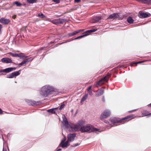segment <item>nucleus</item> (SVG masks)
<instances>
[{"label":"nucleus","mask_w":151,"mask_h":151,"mask_svg":"<svg viewBox=\"0 0 151 151\" xmlns=\"http://www.w3.org/2000/svg\"><path fill=\"white\" fill-rule=\"evenodd\" d=\"M136 116L134 115H131L120 119L118 118L114 117L110 119L111 122L113 123H121L124 124L126 122L135 118Z\"/></svg>","instance_id":"f257e3e1"},{"label":"nucleus","mask_w":151,"mask_h":151,"mask_svg":"<svg viewBox=\"0 0 151 151\" xmlns=\"http://www.w3.org/2000/svg\"><path fill=\"white\" fill-rule=\"evenodd\" d=\"M54 91L53 88L49 86H45L42 87L40 90V94L45 97L52 93Z\"/></svg>","instance_id":"f03ea898"},{"label":"nucleus","mask_w":151,"mask_h":151,"mask_svg":"<svg viewBox=\"0 0 151 151\" xmlns=\"http://www.w3.org/2000/svg\"><path fill=\"white\" fill-rule=\"evenodd\" d=\"M82 132H91L94 131H97V129L90 124H87L81 127L80 130Z\"/></svg>","instance_id":"7ed1b4c3"},{"label":"nucleus","mask_w":151,"mask_h":151,"mask_svg":"<svg viewBox=\"0 0 151 151\" xmlns=\"http://www.w3.org/2000/svg\"><path fill=\"white\" fill-rule=\"evenodd\" d=\"M85 123V121L83 120L78 121L76 125L72 124L70 125V128L73 131H77L80 130V127H82Z\"/></svg>","instance_id":"20e7f679"},{"label":"nucleus","mask_w":151,"mask_h":151,"mask_svg":"<svg viewBox=\"0 0 151 151\" xmlns=\"http://www.w3.org/2000/svg\"><path fill=\"white\" fill-rule=\"evenodd\" d=\"M110 115L111 112L108 109H106L101 113L100 119L101 120L104 119L109 116Z\"/></svg>","instance_id":"39448f33"},{"label":"nucleus","mask_w":151,"mask_h":151,"mask_svg":"<svg viewBox=\"0 0 151 151\" xmlns=\"http://www.w3.org/2000/svg\"><path fill=\"white\" fill-rule=\"evenodd\" d=\"M9 54L12 56L15 57H19L20 59H25L28 57L27 56H25L24 54H17V53H13L11 52H9Z\"/></svg>","instance_id":"423d86ee"},{"label":"nucleus","mask_w":151,"mask_h":151,"mask_svg":"<svg viewBox=\"0 0 151 151\" xmlns=\"http://www.w3.org/2000/svg\"><path fill=\"white\" fill-rule=\"evenodd\" d=\"M96 29H93V30H88L86 32L83 33L82 35L78 36L74 40H77L80 38H82L88 35V33L95 32Z\"/></svg>","instance_id":"0eeeda50"},{"label":"nucleus","mask_w":151,"mask_h":151,"mask_svg":"<svg viewBox=\"0 0 151 151\" xmlns=\"http://www.w3.org/2000/svg\"><path fill=\"white\" fill-rule=\"evenodd\" d=\"M20 70L17 71H16L12 73L7 75V77L8 78H13L16 77L20 74Z\"/></svg>","instance_id":"6e6552de"},{"label":"nucleus","mask_w":151,"mask_h":151,"mask_svg":"<svg viewBox=\"0 0 151 151\" xmlns=\"http://www.w3.org/2000/svg\"><path fill=\"white\" fill-rule=\"evenodd\" d=\"M16 69L15 67H10L6 68L4 69H2L0 70V73H8L11 72Z\"/></svg>","instance_id":"1a4fd4ad"},{"label":"nucleus","mask_w":151,"mask_h":151,"mask_svg":"<svg viewBox=\"0 0 151 151\" xmlns=\"http://www.w3.org/2000/svg\"><path fill=\"white\" fill-rule=\"evenodd\" d=\"M139 16L141 18H145L149 17L150 16V14L149 13L143 12H139Z\"/></svg>","instance_id":"9d476101"},{"label":"nucleus","mask_w":151,"mask_h":151,"mask_svg":"<svg viewBox=\"0 0 151 151\" xmlns=\"http://www.w3.org/2000/svg\"><path fill=\"white\" fill-rule=\"evenodd\" d=\"M76 137V134L75 133L70 134L67 136L68 140L69 142L73 141Z\"/></svg>","instance_id":"9b49d317"},{"label":"nucleus","mask_w":151,"mask_h":151,"mask_svg":"<svg viewBox=\"0 0 151 151\" xmlns=\"http://www.w3.org/2000/svg\"><path fill=\"white\" fill-rule=\"evenodd\" d=\"M66 138L65 137L64 140H62L60 144L59 145L61 146L63 148L67 147L68 145L69 141L68 140L65 142V141L66 140Z\"/></svg>","instance_id":"f8f14e48"},{"label":"nucleus","mask_w":151,"mask_h":151,"mask_svg":"<svg viewBox=\"0 0 151 151\" xmlns=\"http://www.w3.org/2000/svg\"><path fill=\"white\" fill-rule=\"evenodd\" d=\"M119 18H120L119 14L117 13H114L110 15L108 18L115 19Z\"/></svg>","instance_id":"ddd939ff"},{"label":"nucleus","mask_w":151,"mask_h":151,"mask_svg":"<svg viewBox=\"0 0 151 151\" xmlns=\"http://www.w3.org/2000/svg\"><path fill=\"white\" fill-rule=\"evenodd\" d=\"M2 62L5 63H12V59L8 58H2L1 60Z\"/></svg>","instance_id":"4468645a"},{"label":"nucleus","mask_w":151,"mask_h":151,"mask_svg":"<svg viewBox=\"0 0 151 151\" xmlns=\"http://www.w3.org/2000/svg\"><path fill=\"white\" fill-rule=\"evenodd\" d=\"M83 29H80L77 30H76L74 31V32H72L68 34V35L69 37H70L75 35H76L77 34L81 32L82 31H83Z\"/></svg>","instance_id":"2eb2a0df"},{"label":"nucleus","mask_w":151,"mask_h":151,"mask_svg":"<svg viewBox=\"0 0 151 151\" xmlns=\"http://www.w3.org/2000/svg\"><path fill=\"white\" fill-rule=\"evenodd\" d=\"M0 22L1 23L5 24H8L10 22V21L9 19L4 18H1L0 19Z\"/></svg>","instance_id":"dca6fc26"},{"label":"nucleus","mask_w":151,"mask_h":151,"mask_svg":"<svg viewBox=\"0 0 151 151\" xmlns=\"http://www.w3.org/2000/svg\"><path fill=\"white\" fill-rule=\"evenodd\" d=\"M104 92V90L102 89H100L97 91L96 93L95 94V96L96 97L100 96L103 94Z\"/></svg>","instance_id":"f3484780"},{"label":"nucleus","mask_w":151,"mask_h":151,"mask_svg":"<svg viewBox=\"0 0 151 151\" xmlns=\"http://www.w3.org/2000/svg\"><path fill=\"white\" fill-rule=\"evenodd\" d=\"M142 116H145L151 115V113L146 110H143L142 111Z\"/></svg>","instance_id":"a211bd4d"},{"label":"nucleus","mask_w":151,"mask_h":151,"mask_svg":"<svg viewBox=\"0 0 151 151\" xmlns=\"http://www.w3.org/2000/svg\"><path fill=\"white\" fill-rule=\"evenodd\" d=\"M29 104L30 105L35 106L39 104V102L37 101H35L32 100L29 101Z\"/></svg>","instance_id":"6ab92c4d"},{"label":"nucleus","mask_w":151,"mask_h":151,"mask_svg":"<svg viewBox=\"0 0 151 151\" xmlns=\"http://www.w3.org/2000/svg\"><path fill=\"white\" fill-rule=\"evenodd\" d=\"M104 81L102 78L101 79L96 83L95 86L96 87H98L99 86H101L104 83Z\"/></svg>","instance_id":"aec40b11"},{"label":"nucleus","mask_w":151,"mask_h":151,"mask_svg":"<svg viewBox=\"0 0 151 151\" xmlns=\"http://www.w3.org/2000/svg\"><path fill=\"white\" fill-rule=\"evenodd\" d=\"M111 74L109 73H108L106 76L102 78L103 80L104 81H107L111 76Z\"/></svg>","instance_id":"412c9836"},{"label":"nucleus","mask_w":151,"mask_h":151,"mask_svg":"<svg viewBox=\"0 0 151 151\" xmlns=\"http://www.w3.org/2000/svg\"><path fill=\"white\" fill-rule=\"evenodd\" d=\"M56 20L58 24H62L65 21V19H63L59 18L56 19Z\"/></svg>","instance_id":"4be33fe9"},{"label":"nucleus","mask_w":151,"mask_h":151,"mask_svg":"<svg viewBox=\"0 0 151 151\" xmlns=\"http://www.w3.org/2000/svg\"><path fill=\"white\" fill-rule=\"evenodd\" d=\"M101 19V17L100 16H97L94 17L93 18V22L94 23H96L99 22L100 20Z\"/></svg>","instance_id":"5701e85b"},{"label":"nucleus","mask_w":151,"mask_h":151,"mask_svg":"<svg viewBox=\"0 0 151 151\" xmlns=\"http://www.w3.org/2000/svg\"><path fill=\"white\" fill-rule=\"evenodd\" d=\"M142 3L151 4V0H142Z\"/></svg>","instance_id":"b1692460"},{"label":"nucleus","mask_w":151,"mask_h":151,"mask_svg":"<svg viewBox=\"0 0 151 151\" xmlns=\"http://www.w3.org/2000/svg\"><path fill=\"white\" fill-rule=\"evenodd\" d=\"M88 94H85L81 100V102H82L88 98Z\"/></svg>","instance_id":"393cba45"},{"label":"nucleus","mask_w":151,"mask_h":151,"mask_svg":"<svg viewBox=\"0 0 151 151\" xmlns=\"http://www.w3.org/2000/svg\"><path fill=\"white\" fill-rule=\"evenodd\" d=\"M127 21L128 23L132 24V23L134 22V20L131 17H129L127 19Z\"/></svg>","instance_id":"a878e982"},{"label":"nucleus","mask_w":151,"mask_h":151,"mask_svg":"<svg viewBox=\"0 0 151 151\" xmlns=\"http://www.w3.org/2000/svg\"><path fill=\"white\" fill-rule=\"evenodd\" d=\"M57 108H55L53 109H48L47 110V112L50 113L52 114H55V111H54L55 109H57Z\"/></svg>","instance_id":"bb28decb"},{"label":"nucleus","mask_w":151,"mask_h":151,"mask_svg":"<svg viewBox=\"0 0 151 151\" xmlns=\"http://www.w3.org/2000/svg\"><path fill=\"white\" fill-rule=\"evenodd\" d=\"M144 62V61H139V62H133L131 63H130V65L131 66H132L134 64H136L137 65V64L141 63Z\"/></svg>","instance_id":"cd10ccee"},{"label":"nucleus","mask_w":151,"mask_h":151,"mask_svg":"<svg viewBox=\"0 0 151 151\" xmlns=\"http://www.w3.org/2000/svg\"><path fill=\"white\" fill-rule=\"evenodd\" d=\"M33 59L32 57H31L27 58H26L25 60L26 63L32 61Z\"/></svg>","instance_id":"c85d7f7f"},{"label":"nucleus","mask_w":151,"mask_h":151,"mask_svg":"<svg viewBox=\"0 0 151 151\" xmlns=\"http://www.w3.org/2000/svg\"><path fill=\"white\" fill-rule=\"evenodd\" d=\"M37 16L41 18H43L45 17V15L42 13H39Z\"/></svg>","instance_id":"c756f323"},{"label":"nucleus","mask_w":151,"mask_h":151,"mask_svg":"<svg viewBox=\"0 0 151 151\" xmlns=\"http://www.w3.org/2000/svg\"><path fill=\"white\" fill-rule=\"evenodd\" d=\"M37 0H27V2L29 3L32 4L36 2Z\"/></svg>","instance_id":"7c9ffc66"},{"label":"nucleus","mask_w":151,"mask_h":151,"mask_svg":"<svg viewBox=\"0 0 151 151\" xmlns=\"http://www.w3.org/2000/svg\"><path fill=\"white\" fill-rule=\"evenodd\" d=\"M14 4L16 5L17 6H22V4L19 2L16 1L14 3Z\"/></svg>","instance_id":"2f4dec72"},{"label":"nucleus","mask_w":151,"mask_h":151,"mask_svg":"<svg viewBox=\"0 0 151 151\" xmlns=\"http://www.w3.org/2000/svg\"><path fill=\"white\" fill-rule=\"evenodd\" d=\"M63 123L66 126L68 125V122L66 118H65V119H63Z\"/></svg>","instance_id":"473e14b6"},{"label":"nucleus","mask_w":151,"mask_h":151,"mask_svg":"<svg viewBox=\"0 0 151 151\" xmlns=\"http://www.w3.org/2000/svg\"><path fill=\"white\" fill-rule=\"evenodd\" d=\"M65 106V104H64V103H62L61 104V105L60 106L59 108V109L60 110H61L63 109L64 108Z\"/></svg>","instance_id":"72a5a7b5"},{"label":"nucleus","mask_w":151,"mask_h":151,"mask_svg":"<svg viewBox=\"0 0 151 151\" xmlns=\"http://www.w3.org/2000/svg\"><path fill=\"white\" fill-rule=\"evenodd\" d=\"M50 22L54 24H58L56 19H55L52 20H50Z\"/></svg>","instance_id":"f704fd0d"},{"label":"nucleus","mask_w":151,"mask_h":151,"mask_svg":"<svg viewBox=\"0 0 151 151\" xmlns=\"http://www.w3.org/2000/svg\"><path fill=\"white\" fill-rule=\"evenodd\" d=\"M26 62L25 61V60H24L19 64V65L22 66V65H23L26 64Z\"/></svg>","instance_id":"c9c22d12"},{"label":"nucleus","mask_w":151,"mask_h":151,"mask_svg":"<svg viewBox=\"0 0 151 151\" xmlns=\"http://www.w3.org/2000/svg\"><path fill=\"white\" fill-rule=\"evenodd\" d=\"M88 93H89V94L91 96H92L93 93L92 92V91L91 90V91H88Z\"/></svg>","instance_id":"e433bc0d"},{"label":"nucleus","mask_w":151,"mask_h":151,"mask_svg":"<svg viewBox=\"0 0 151 151\" xmlns=\"http://www.w3.org/2000/svg\"><path fill=\"white\" fill-rule=\"evenodd\" d=\"M87 90L88 91L92 90V86L89 87L87 89Z\"/></svg>","instance_id":"4c0bfd02"},{"label":"nucleus","mask_w":151,"mask_h":151,"mask_svg":"<svg viewBox=\"0 0 151 151\" xmlns=\"http://www.w3.org/2000/svg\"><path fill=\"white\" fill-rule=\"evenodd\" d=\"M136 111V109H134L131 111H129V113H131L135 111Z\"/></svg>","instance_id":"58836bf2"},{"label":"nucleus","mask_w":151,"mask_h":151,"mask_svg":"<svg viewBox=\"0 0 151 151\" xmlns=\"http://www.w3.org/2000/svg\"><path fill=\"white\" fill-rule=\"evenodd\" d=\"M80 145V144L78 143H77L76 144H74L73 145V146L74 147H76L78 145Z\"/></svg>","instance_id":"ea45409f"},{"label":"nucleus","mask_w":151,"mask_h":151,"mask_svg":"<svg viewBox=\"0 0 151 151\" xmlns=\"http://www.w3.org/2000/svg\"><path fill=\"white\" fill-rule=\"evenodd\" d=\"M73 40V39H71L69 40H66V41L65 42H70V41H72V40ZM64 43H65V42H64ZM64 43V42L63 43Z\"/></svg>","instance_id":"a19ab883"},{"label":"nucleus","mask_w":151,"mask_h":151,"mask_svg":"<svg viewBox=\"0 0 151 151\" xmlns=\"http://www.w3.org/2000/svg\"><path fill=\"white\" fill-rule=\"evenodd\" d=\"M52 1L57 3H59L60 2L59 0H52Z\"/></svg>","instance_id":"79ce46f5"},{"label":"nucleus","mask_w":151,"mask_h":151,"mask_svg":"<svg viewBox=\"0 0 151 151\" xmlns=\"http://www.w3.org/2000/svg\"><path fill=\"white\" fill-rule=\"evenodd\" d=\"M3 151H7L6 147H4L3 148Z\"/></svg>","instance_id":"37998d69"},{"label":"nucleus","mask_w":151,"mask_h":151,"mask_svg":"<svg viewBox=\"0 0 151 151\" xmlns=\"http://www.w3.org/2000/svg\"><path fill=\"white\" fill-rule=\"evenodd\" d=\"M81 0H75V2L76 3L79 2Z\"/></svg>","instance_id":"c03bdc74"},{"label":"nucleus","mask_w":151,"mask_h":151,"mask_svg":"<svg viewBox=\"0 0 151 151\" xmlns=\"http://www.w3.org/2000/svg\"><path fill=\"white\" fill-rule=\"evenodd\" d=\"M3 114V111L0 108V114Z\"/></svg>","instance_id":"a18cd8bd"},{"label":"nucleus","mask_w":151,"mask_h":151,"mask_svg":"<svg viewBox=\"0 0 151 151\" xmlns=\"http://www.w3.org/2000/svg\"><path fill=\"white\" fill-rule=\"evenodd\" d=\"M104 123H106V124H108L109 123V122L107 121L106 120H104Z\"/></svg>","instance_id":"49530a36"},{"label":"nucleus","mask_w":151,"mask_h":151,"mask_svg":"<svg viewBox=\"0 0 151 151\" xmlns=\"http://www.w3.org/2000/svg\"><path fill=\"white\" fill-rule=\"evenodd\" d=\"M16 15H14V16H12V18H13V19H14L16 18Z\"/></svg>","instance_id":"de8ad7c7"},{"label":"nucleus","mask_w":151,"mask_h":151,"mask_svg":"<svg viewBox=\"0 0 151 151\" xmlns=\"http://www.w3.org/2000/svg\"><path fill=\"white\" fill-rule=\"evenodd\" d=\"M137 1L142 3V0H136Z\"/></svg>","instance_id":"09e8293b"},{"label":"nucleus","mask_w":151,"mask_h":151,"mask_svg":"<svg viewBox=\"0 0 151 151\" xmlns=\"http://www.w3.org/2000/svg\"><path fill=\"white\" fill-rule=\"evenodd\" d=\"M61 150V149H58V150H57L56 151H60Z\"/></svg>","instance_id":"8fccbe9b"},{"label":"nucleus","mask_w":151,"mask_h":151,"mask_svg":"<svg viewBox=\"0 0 151 151\" xmlns=\"http://www.w3.org/2000/svg\"><path fill=\"white\" fill-rule=\"evenodd\" d=\"M148 106L150 107H151V103L148 105Z\"/></svg>","instance_id":"3c124183"},{"label":"nucleus","mask_w":151,"mask_h":151,"mask_svg":"<svg viewBox=\"0 0 151 151\" xmlns=\"http://www.w3.org/2000/svg\"><path fill=\"white\" fill-rule=\"evenodd\" d=\"M43 47L40 48V50H42L43 49Z\"/></svg>","instance_id":"603ef678"},{"label":"nucleus","mask_w":151,"mask_h":151,"mask_svg":"<svg viewBox=\"0 0 151 151\" xmlns=\"http://www.w3.org/2000/svg\"><path fill=\"white\" fill-rule=\"evenodd\" d=\"M5 74L3 73H1V74H0V75H4Z\"/></svg>","instance_id":"864d4df0"},{"label":"nucleus","mask_w":151,"mask_h":151,"mask_svg":"<svg viewBox=\"0 0 151 151\" xmlns=\"http://www.w3.org/2000/svg\"><path fill=\"white\" fill-rule=\"evenodd\" d=\"M64 139H65V137L64 138L63 140H64Z\"/></svg>","instance_id":"5fc2aeb1"},{"label":"nucleus","mask_w":151,"mask_h":151,"mask_svg":"<svg viewBox=\"0 0 151 151\" xmlns=\"http://www.w3.org/2000/svg\"><path fill=\"white\" fill-rule=\"evenodd\" d=\"M150 61H151V60H150Z\"/></svg>","instance_id":"6e6d98bb"}]
</instances>
